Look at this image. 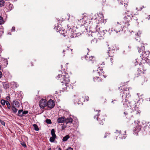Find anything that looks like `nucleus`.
Segmentation results:
<instances>
[{
  "label": "nucleus",
  "mask_w": 150,
  "mask_h": 150,
  "mask_svg": "<svg viewBox=\"0 0 150 150\" xmlns=\"http://www.w3.org/2000/svg\"><path fill=\"white\" fill-rule=\"evenodd\" d=\"M124 113L125 115H127L128 114L126 112H124Z\"/></svg>",
  "instance_id": "58"
},
{
  "label": "nucleus",
  "mask_w": 150,
  "mask_h": 150,
  "mask_svg": "<svg viewBox=\"0 0 150 150\" xmlns=\"http://www.w3.org/2000/svg\"><path fill=\"white\" fill-rule=\"evenodd\" d=\"M101 78L98 76L93 78V80L95 82L100 81H101Z\"/></svg>",
  "instance_id": "20"
},
{
  "label": "nucleus",
  "mask_w": 150,
  "mask_h": 150,
  "mask_svg": "<svg viewBox=\"0 0 150 150\" xmlns=\"http://www.w3.org/2000/svg\"><path fill=\"white\" fill-rule=\"evenodd\" d=\"M8 8L9 9V11H10L13 8V4L10 3L8 5Z\"/></svg>",
  "instance_id": "28"
},
{
  "label": "nucleus",
  "mask_w": 150,
  "mask_h": 150,
  "mask_svg": "<svg viewBox=\"0 0 150 150\" xmlns=\"http://www.w3.org/2000/svg\"><path fill=\"white\" fill-rule=\"evenodd\" d=\"M91 18V21L92 24L90 27V29L92 33H95L97 35L98 37H101L105 35L106 30H103L102 28H100L98 24L101 22H104V17L102 15L100 14V16L97 14Z\"/></svg>",
  "instance_id": "1"
},
{
  "label": "nucleus",
  "mask_w": 150,
  "mask_h": 150,
  "mask_svg": "<svg viewBox=\"0 0 150 150\" xmlns=\"http://www.w3.org/2000/svg\"><path fill=\"white\" fill-rule=\"evenodd\" d=\"M114 50L112 49L111 50H108L107 52V54L108 55L109 57H112V55L111 54V53H114Z\"/></svg>",
  "instance_id": "15"
},
{
  "label": "nucleus",
  "mask_w": 150,
  "mask_h": 150,
  "mask_svg": "<svg viewBox=\"0 0 150 150\" xmlns=\"http://www.w3.org/2000/svg\"><path fill=\"white\" fill-rule=\"evenodd\" d=\"M130 107H131V108H132L133 110V112L139 115L140 114L141 111L139 110L137 106L136 103L134 104L133 107L130 106Z\"/></svg>",
  "instance_id": "6"
},
{
  "label": "nucleus",
  "mask_w": 150,
  "mask_h": 150,
  "mask_svg": "<svg viewBox=\"0 0 150 150\" xmlns=\"http://www.w3.org/2000/svg\"><path fill=\"white\" fill-rule=\"evenodd\" d=\"M4 33V29L2 26H1L0 28V35H1Z\"/></svg>",
  "instance_id": "25"
},
{
  "label": "nucleus",
  "mask_w": 150,
  "mask_h": 150,
  "mask_svg": "<svg viewBox=\"0 0 150 150\" xmlns=\"http://www.w3.org/2000/svg\"><path fill=\"white\" fill-rule=\"evenodd\" d=\"M67 50H64L63 52H71V53L72 50V49H71L70 48H69L68 47H67Z\"/></svg>",
  "instance_id": "29"
},
{
  "label": "nucleus",
  "mask_w": 150,
  "mask_h": 150,
  "mask_svg": "<svg viewBox=\"0 0 150 150\" xmlns=\"http://www.w3.org/2000/svg\"><path fill=\"white\" fill-rule=\"evenodd\" d=\"M65 117H62L58 118L57 120V122L59 123H61L64 122Z\"/></svg>",
  "instance_id": "8"
},
{
  "label": "nucleus",
  "mask_w": 150,
  "mask_h": 150,
  "mask_svg": "<svg viewBox=\"0 0 150 150\" xmlns=\"http://www.w3.org/2000/svg\"><path fill=\"white\" fill-rule=\"evenodd\" d=\"M6 104L7 106V108L9 109H10L11 108V105L8 101H6Z\"/></svg>",
  "instance_id": "32"
},
{
  "label": "nucleus",
  "mask_w": 150,
  "mask_h": 150,
  "mask_svg": "<svg viewBox=\"0 0 150 150\" xmlns=\"http://www.w3.org/2000/svg\"><path fill=\"white\" fill-rule=\"evenodd\" d=\"M64 74L62 75L59 74L57 78V79L59 80L61 83H63L65 84L64 85L65 86L66 89H64V91L65 90L68 91L69 89L71 87H72V86L68 83V82L69 81V76L68 73H65Z\"/></svg>",
  "instance_id": "2"
},
{
  "label": "nucleus",
  "mask_w": 150,
  "mask_h": 150,
  "mask_svg": "<svg viewBox=\"0 0 150 150\" xmlns=\"http://www.w3.org/2000/svg\"><path fill=\"white\" fill-rule=\"evenodd\" d=\"M99 1H100L101 3H104L105 2L106 0H98Z\"/></svg>",
  "instance_id": "49"
},
{
  "label": "nucleus",
  "mask_w": 150,
  "mask_h": 150,
  "mask_svg": "<svg viewBox=\"0 0 150 150\" xmlns=\"http://www.w3.org/2000/svg\"><path fill=\"white\" fill-rule=\"evenodd\" d=\"M21 145L24 147H26V145L25 143L24 142H23L21 143Z\"/></svg>",
  "instance_id": "44"
},
{
  "label": "nucleus",
  "mask_w": 150,
  "mask_h": 150,
  "mask_svg": "<svg viewBox=\"0 0 150 150\" xmlns=\"http://www.w3.org/2000/svg\"><path fill=\"white\" fill-rule=\"evenodd\" d=\"M70 136L69 135H67L65 136L62 139V141L63 142H66L69 138Z\"/></svg>",
  "instance_id": "21"
},
{
  "label": "nucleus",
  "mask_w": 150,
  "mask_h": 150,
  "mask_svg": "<svg viewBox=\"0 0 150 150\" xmlns=\"http://www.w3.org/2000/svg\"><path fill=\"white\" fill-rule=\"evenodd\" d=\"M141 129V128H140V127H139L138 128H137V129L136 128H135V129H134V130L136 131L137 132H139V131Z\"/></svg>",
  "instance_id": "39"
},
{
  "label": "nucleus",
  "mask_w": 150,
  "mask_h": 150,
  "mask_svg": "<svg viewBox=\"0 0 150 150\" xmlns=\"http://www.w3.org/2000/svg\"><path fill=\"white\" fill-rule=\"evenodd\" d=\"M66 126L65 125H63L62 126V129H64V128H66Z\"/></svg>",
  "instance_id": "53"
},
{
  "label": "nucleus",
  "mask_w": 150,
  "mask_h": 150,
  "mask_svg": "<svg viewBox=\"0 0 150 150\" xmlns=\"http://www.w3.org/2000/svg\"><path fill=\"white\" fill-rule=\"evenodd\" d=\"M124 19L125 20L124 22H128V21H127V20H128V19H126L125 18H124Z\"/></svg>",
  "instance_id": "56"
},
{
  "label": "nucleus",
  "mask_w": 150,
  "mask_h": 150,
  "mask_svg": "<svg viewBox=\"0 0 150 150\" xmlns=\"http://www.w3.org/2000/svg\"><path fill=\"white\" fill-rule=\"evenodd\" d=\"M141 34V32L140 31H138L136 35H137L138 36H139Z\"/></svg>",
  "instance_id": "46"
},
{
  "label": "nucleus",
  "mask_w": 150,
  "mask_h": 150,
  "mask_svg": "<svg viewBox=\"0 0 150 150\" xmlns=\"http://www.w3.org/2000/svg\"><path fill=\"white\" fill-rule=\"evenodd\" d=\"M33 126L35 130L38 131L39 130V129L38 127V125L36 124H34L33 125Z\"/></svg>",
  "instance_id": "26"
},
{
  "label": "nucleus",
  "mask_w": 150,
  "mask_h": 150,
  "mask_svg": "<svg viewBox=\"0 0 150 150\" xmlns=\"http://www.w3.org/2000/svg\"><path fill=\"white\" fill-rule=\"evenodd\" d=\"M13 104L12 106H14V107L16 108H19L20 105L19 102L17 100H15L13 101Z\"/></svg>",
  "instance_id": "10"
},
{
  "label": "nucleus",
  "mask_w": 150,
  "mask_h": 150,
  "mask_svg": "<svg viewBox=\"0 0 150 150\" xmlns=\"http://www.w3.org/2000/svg\"><path fill=\"white\" fill-rule=\"evenodd\" d=\"M4 0H0V7H2L4 6Z\"/></svg>",
  "instance_id": "33"
},
{
  "label": "nucleus",
  "mask_w": 150,
  "mask_h": 150,
  "mask_svg": "<svg viewBox=\"0 0 150 150\" xmlns=\"http://www.w3.org/2000/svg\"><path fill=\"white\" fill-rule=\"evenodd\" d=\"M118 23L115 26L114 28H111V31L117 33L118 32H120L121 31L122 28H121V25L120 24H118Z\"/></svg>",
  "instance_id": "3"
},
{
  "label": "nucleus",
  "mask_w": 150,
  "mask_h": 150,
  "mask_svg": "<svg viewBox=\"0 0 150 150\" xmlns=\"http://www.w3.org/2000/svg\"><path fill=\"white\" fill-rule=\"evenodd\" d=\"M6 101L3 99L1 100L0 102L1 103L2 105H4L5 104H6Z\"/></svg>",
  "instance_id": "31"
},
{
  "label": "nucleus",
  "mask_w": 150,
  "mask_h": 150,
  "mask_svg": "<svg viewBox=\"0 0 150 150\" xmlns=\"http://www.w3.org/2000/svg\"><path fill=\"white\" fill-rule=\"evenodd\" d=\"M23 110H19L18 113V115L19 116L22 117L23 116Z\"/></svg>",
  "instance_id": "24"
},
{
  "label": "nucleus",
  "mask_w": 150,
  "mask_h": 150,
  "mask_svg": "<svg viewBox=\"0 0 150 150\" xmlns=\"http://www.w3.org/2000/svg\"><path fill=\"white\" fill-rule=\"evenodd\" d=\"M4 21L3 19V18L1 16H0V25H2L4 24Z\"/></svg>",
  "instance_id": "27"
},
{
  "label": "nucleus",
  "mask_w": 150,
  "mask_h": 150,
  "mask_svg": "<svg viewBox=\"0 0 150 150\" xmlns=\"http://www.w3.org/2000/svg\"><path fill=\"white\" fill-rule=\"evenodd\" d=\"M126 133V131H125L124 132V133H123V134H125Z\"/></svg>",
  "instance_id": "61"
},
{
  "label": "nucleus",
  "mask_w": 150,
  "mask_h": 150,
  "mask_svg": "<svg viewBox=\"0 0 150 150\" xmlns=\"http://www.w3.org/2000/svg\"><path fill=\"white\" fill-rule=\"evenodd\" d=\"M6 99L7 100H9L10 99V97L9 96H7L6 97Z\"/></svg>",
  "instance_id": "55"
},
{
  "label": "nucleus",
  "mask_w": 150,
  "mask_h": 150,
  "mask_svg": "<svg viewBox=\"0 0 150 150\" xmlns=\"http://www.w3.org/2000/svg\"><path fill=\"white\" fill-rule=\"evenodd\" d=\"M105 121V120L103 119H102L101 120V122L100 123V124H101L102 125H103V122Z\"/></svg>",
  "instance_id": "47"
},
{
  "label": "nucleus",
  "mask_w": 150,
  "mask_h": 150,
  "mask_svg": "<svg viewBox=\"0 0 150 150\" xmlns=\"http://www.w3.org/2000/svg\"><path fill=\"white\" fill-rule=\"evenodd\" d=\"M66 150H73V148L71 147H68Z\"/></svg>",
  "instance_id": "48"
},
{
  "label": "nucleus",
  "mask_w": 150,
  "mask_h": 150,
  "mask_svg": "<svg viewBox=\"0 0 150 150\" xmlns=\"http://www.w3.org/2000/svg\"><path fill=\"white\" fill-rule=\"evenodd\" d=\"M140 38H139L138 39H136L137 41L138 40L139 42V44L138 45H140L141 46H139L138 47V49L139 50H139H141L142 51L144 50V45L143 43H142V42H140Z\"/></svg>",
  "instance_id": "7"
},
{
  "label": "nucleus",
  "mask_w": 150,
  "mask_h": 150,
  "mask_svg": "<svg viewBox=\"0 0 150 150\" xmlns=\"http://www.w3.org/2000/svg\"><path fill=\"white\" fill-rule=\"evenodd\" d=\"M47 101L44 99H42L40 101L39 105L42 108H44L45 107L47 106Z\"/></svg>",
  "instance_id": "5"
},
{
  "label": "nucleus",
  "mask_w": 150,
  "mask_h": 150,
  "mask_svg": "<svg viewBox=\"0 0 150 150\" xmlns=\"http://www.w3.org/2000/svg\"><path fill=\"white\" fill-rule=\"evenodd\" d=\"M125 137H122V139H125Z\"/></svg>",
  "instance_id": "60"
},
{
  "label": "nucleus",
  "mask_w": 150,
  "mask_h": 150,
  "mask_svg": "<svg viewBox=\"0 0 150 150\" xmlns=\"http://www.w3.org/2000/svg\"><path fill=\"white\" fill-rule=\"evenodd\" d=\"M56 138V137H50L49 140L51 142H54V141L55 139Z\"/></svg>",
  "instance_id": "30"
},
{
  "label": "nucleus",
  "mask_w": 150,
  "mask_h": 150,
  "mask_svg": "<svg viewBox=\"0 0 150 150\" xmlns=\"http://www.w3.org/2000/svg\"><path fill=\"white\" fill-rule=\"evenodd\" d=\"M147 18L148 19V20H149L150 19V15H149L148 17Z\"/></svg>",
  "instance_id": "57"
},
{
  "label": "nucleus",
  "mask_w": 150,
  "mask_h": 150,
  "mask_svg": "<svg viewBox=\"0 0 150 150\" xmlns=\"http://www.w3.org/2000/svg\"><path fill=\"white\" fill-rule=\"evenodd\" d=\"M11 84L13 85V87L14 88H16L18 86V85L16 82H11Z\"/></svg>",
  "instance_id": "19"
},
{
  "label": "nucleus",
  "mask_w": 150,
  "mask_h": 150,
  "mask_svg": "<svg viewBox=\"0 0 150 150\" xmlns=\"http://www.w3.org/2000/svg\"><path fill=\"white\" fill-rule=\"evenodd\" d=\"M87 18V17L86 16H85L83 17L81 19H80V20L78 19V20L79 21H81L83 25H84L87 23V21L86 19Z\"/></svg>",
  "instance_id": "11"
},
{
  "label": "nucleus",
  "mask_w": 150,
  "mask_h": 150,
  "mask_svg": "<svg viewBox=\"0 0 150 150\" xmlns=\"http://www.w3.org/2000/svg\"><path fill=\"white\" fill-rule=\"evenodd\" d=\"M133 62L134 63L135 66L137 65H140V64L141 63L140 61L138 59H136Z\"/></svg>",
  "instance_id": "16"
},
{
  "label": "nucleus",
  "mask_w": 150,
  "mask_h": 150,
  "mask_svg": "<svg viewBox=\"0 0 150 150\" xmlns=\"http://www.w3.org/2000/svg\"><path fill=\"white\" fill-rule=\"evenodd\" d=\"M90 59H89V60L88 61H91L92 62H93L94 61H95V59L94 60H93V59H92V58H90Z\"/></svg>",
  "instance_id": "50"
},
{
  "label": "nucleus",
  "mask_w": 150,
  "mask_h": 150,
  "mask_svg": "<svg viewBox=\"0 0 150 150\" xmlns=\"http://www.w3.org/2000/svg\"><path fill=\"white\" fill-rule=\"evenodd\" d=\"M71 29V28H69V27H68V30H69V31H70V30Z\"/></svg>",
  "instance_id": "59"
},
{
  "label": "nucleus",
  "mask_w": 150,
  "mask_h": 150,
  "mask_svg": "<svg viewBox=\"0 0 150 150\" xmlns=\"http://www.w3.org/2000/svg\"><path fill=\"white\" fill-rule=\"evenodd\" d=\"M48 150H51V149L50 148H49Z\"/></svg>",
  "instance_id": "62"
},
{
  "label": "nucleus",
  "mask_w": 150,
  "mask_h": 150,
  "mask_svg": "<svg viewBox=\"0 0 150 150\" xmlns=\"http://www.w3.org/2000/svg\"><path fill=\"white\" fill-rule=\"evenodd\" d=\"M132 17V15L131 14H130L127 15V16H126L124 17V18H125L126 19H128V20H127V21L128 22H130Z\"/></svg>",
  "instance_id": "12"
},
{
  "label": "nucleus",
  "mask_w": 150,
  "mask_h": 150,
  "mask_svg": "<svg viewBox=\"0 0 150 150\" xmlns=\"http://www.w3.org/2000/svg\"><path fill=\"white\" fill-rule=\"evenodd\" d=\"M98 71V73L99 74V75L100 76L101 74H102V73L103 72V69L101 68L100 69V68H98V69L97 70Z\"/></svg>",
  "instance_id": "23"
},
{
  "label": "nucleus",
  "mask_w": 150,
  "mask_h": 150,
  "mask_svg": "<svg viewBox=\"0 0 150 150\" xmlns=\"http://www.w3.org/2000/svg\"><path fill=\"white\" fill-rule=\"evenodd\" d=\"M77 36V34L75 33H72L71 34L70 37L71 38H73L76 37Z\"/></svg>",
  "instance_id": "34"
},
{
  "label": "nucleus",
  "mask_w": 150,
  "mask_h": 150,
  "mask_svg": "<svg viewBox=\"0 0 150 150\" xmlns=\"http://www.w3.org/2000/svg\"><path fill=\"white\" fill-rule=\"evenodd\" d=\"M4 61L6 62V63L5 64L6 65H7L8 64V62L7 61V59L4 60Z\"/></svg>",
  "instance_id": "51"
},
{
  "label": "nucleus",
  "mask_w": 150,
  "mask_h": 150,
  "mask_svg": "<svg viewBox=\"0 0 150 150\" xmlns=\"http://www.w3.org/2000/svg\"><path fill=\"white\" fill-rule=\"evenodd\" d=\"M3 76L2 73L0 71V78L2 77Z\"/></svg>",
  "instance_id": "52"
},
{
  "label": "nucleus",
  "mask_w": 150,
  "mask_h": 150,
  "mask_svg": "<svg viewBox=\"0 0 150 150\" xmlns=\"http://www.w3.org/2000/svg\"><path fill=\"white\" fill-rule=\"evenodd\" d=\"M58 150H62L61 148H59L58 149Z\"/></svg>",
  "instance_id": "63"
},
{
  "label": "nucleus",
  "mask_w": 150,
  "mask_h": 150,
  "mask_svg": "<svg viewBox=\"0 0 150 150\" xmlns=\"http://www.w3.org/2000/svg\"><path fill=\"white\" fill-rule=\"evenodd\" d=\"M144 6H142V7H137L136 9L138 11H140L143 8H144Z\"/></svg>",
  "instance_id": "36"
},
{
  "label": "nucleus",
  "mask_w": 150,
  "mask_h": 150,
  "mask_svg": "<svg viewBox=\"0 0 150 150\" xmlns=\"http://www.w3.org/2000/svg\"><path fill=\"white\" fill-rule=\"evenodd\" d=\"M129 22H125V26H127L128 27L129 25Z\"/></svg>",
  "instance_id": "41"
},
{
  "label": "nucleus",
  "mask_w": 150,
  "mask_h": 150,
  "mask_svg": "<svg viewBox=\"0 0 150 150\" xmlns=\"http://www.w3.org/2000/svg\"><path fill=\"white\" fill-rule=\"evenodd\" d=\"M145 63H147L148 64H149L150 65V62L149 60V59L147 58H145Z\"/></svg>",
  "instance_id": "37"
},
{
  "label": "nucleus",
  "mask_w": 150,
  "mask_h": 150,
  "mask_svg": "<svg viewBox=\"0 0 150 150\" xmlns=\"http://www.w3.org/2000/svg\"><path fill=\"white\" fill-rule=\"evenodd\" d=\"M133 62L134 63L135 66L137 65H140V64L141 63L140 61L138 59H136Z\"/></svg>",
  "instance_id": "17"
},
{
  "label": "nucleus",
  "mask_w": 150,
  "mask_h": 150,
  "mask_svg": "<svg viewBox=\"0 0 150 150\" xmlns=\"http://www.w3.org/2000/svg\"><path fill=\"white\" fill-rule=\"evenodd\" d=\"M139 93H137V96H139Z\"/></svg>",
  "instance_id": "64"
},
{
  "label": "nucleus",
  "mask_w": 150,
  "mask_h": 150,
  "mask_svg": "<svg viewBox=\"0 0 150 150\" xmlns=\"http://www.w3.org/2000/svg\"><path fill=\"white\" fill-rule=\"evenodd\" d=\"M129 90H125L124 91H122L121 93H123L124 95H122V97L123 96H128L129 94Z\"/></svg>",
  "instance_id": "13"
},
{
  "label": "nucleus",
  "mask_w": 150,
  "mask_h": 150,
  "mask_svg": "<svg viewBox=\"0 0 150 150\" xmlns=\"http://www.w3.org/2000/svg\"><path fill=\"white\" fill-rule=\"evenodd\" d=\"M15 30V28L14 27H13L11 29V30L13 31H14Z\"/></svg>",
  "instance_id": "54"
},
{
  "label": "nucleus",
  "mask_w": 150,
  "mask_h": 150,
  "mask_svg": "<svg viewBox=\"0 0 150 150\" xmlns=\"http://www.w3.org/2000/svg\"><path fill=\"white\" fill-rule=\"evenodd\" d=\"M0 123L2 125L5 126V123L4 121H3L1 120H0Z\"/></svg>",
  "instance_id": "43"
},
{
  "label": "nucleus",
  "mask_w": 150,
  "mask_h": 150,
  "mask_svg": "<svg viewBox=\"0 0 150 150\" xmlns=\"http://www.w3.org/2000/svg\"><path fill=\"white\" fill-rule=\"evenodd\" d=\"M55 132L54 129H52L51 130V134L52 135V137H57V136L55 134Z\"/></svg>",
  "instance_id": "18"
},
{
  "label": "nucleus",
  "mask_w": 150,
  "mask_h": 150,
  "mask_svg": "<svg viewBox=\"0 0 150 150\" xmlns=\"http://www.w3.org/2000/svg\"><path fill=\"white\" fill-rule=\"evenodd\" d=\"M17 108L16 107H14V106H12L11 109L12 110L13 112L14 113H16L18 110V109H17Z\"/></svg>",
  "instance_id": "22"
},
{
  "label": "nucleus",
  "mask_w": 150,
  "mask_h": 150,
  "mask_svg": "<svg viewBox=\"0 0 150 150\" xmlns=\"http://www.w3.org/2000/svg\"><path fill=\"white\" fill-rule=\"evenodd\" d=\"M118 133L119 134L118 135L120 136V138L121 136L120 135H122V134L121 133L120 131H119L117 130H116V132H115V134H117Z\"/></svg>",
  "instance_id": "38"
},
{
  "label": "nucleus",
  "mask_w": 150,
  "mask_h": 150,
  "mask_svg": "<svg viewBox=\"0 0 150 150\" xmlns=\"http://www.w3.org/2000/svg\"><path fill=\"white\" fill-rule=\"evenodd\" d=\"M90 58H92L93 59V60H95V57H94L89 56L88 53H87V54L86 56H85V58L86 59V60L87 61H88L89 59H90Z\"/></svg>",
  "instance_id": "14"
},
{
  "label": "nucleus",
  "mask_w": 150,
  "mask_h": 150,
  "mask_svg": "<svg viewBox=\"0 0 150 150\" xmlns=\"http://www.w3.org/2000/svg\"><path fill=\"white\" fill-rule=\"evenodd\" d=\"M72 121L73 119L69 117L66 118L65 117L64 122L66 124L72 123Z\"/></svg>",
  "instance_id": "9"
},
{
  "label": "nucleus",
  "mask_w": 150,
  "mask_h": 150,
  "mask_svg": "<svg viewBox=\"0 0 150 150\" xmlns=\"http://www.w3.org/2000/svg\"><path fill=\"white\" fill-rule=\"evenodd\" d=\"M113 59L112 58H111L110 59V61L111 62V64L112 65V64H113Z\"/></svg>",
  "instance_id": "45"
},
{
  "label": "nucleus",
  "mask_w": 150,
  "mask_h": 150,
  "mask_svg": "<svg viewBox=\"0 0 150 150\" xmlns=\"http://www.w3.org/2000/svg\"><path fill=\"white\" fill-rule=\"evenodd\" d=\"M100 115V114H98L97 115H96L94 116V119H95L96 118V119L97 120H98V116H99Z\"/></svg>",
  "instance_id": "42"
},
{
  "label": "nucleus",
  "mask_w": 150,
  "mask_h": 150,
  "mask_svg": "<svg viewBox=\"0 0 150 150\" xmlns=\"http://www.w3.org/2000/svg\"><path fill=\"white\" fill-rule=\"evenodd\" d=\"M28 113V111L27 110L23 111L22 112L23 116V115L26 114Z\"/></svg>",
  "instance_id": "40"
},
{
  "label": "nucleus",
  "mask_w": 150,
  "mask_h": 150,
  "mask_svg": "<svg viewBox=\"0 0 150 150\" xmlns=\"http://www.w3.org/2000/svg\"><path fill=\"white\" fill-rule=\"evenodd\" d=\"M46 122L48 124H50L52 123L51 120L50 119H47L46 120Z\"/></svg>",
  "instance_id": "35"
},
{
  "label": "nucleus",
  "mask_w": 150,
  "mask_h": 150,
  "mask_svg": "<svg viewBox=\"0 0 150 150\" xmlns=\"http://www.w3.org/2000/svg\"><path fill=\"white\" fill-rule=\"evenodd\" d=\"M54 106V102L53 100L50 99L47 102V106L50 109L53 108Z\"/></svg>",
  "instance_id": "4"
}]
</instances>
